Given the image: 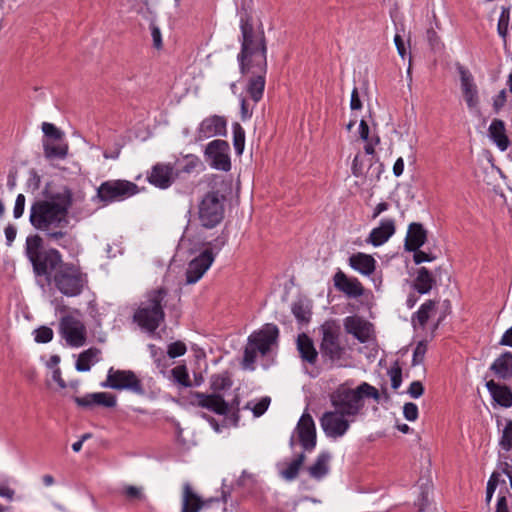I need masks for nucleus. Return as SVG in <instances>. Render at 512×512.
Wrapping results in <instances>:
<instances>
[{
	"label": "nucleus",
	"mask_w": 512,
	"mask_h": 512,
	"mask_svg": "<svg viewBox=\"0 0 512 512\" xmlns=\"http://www.w3.org/2000/svg\"><path fill=\"white\" fill-rule=\"evenodd\" d=\"M350 108L352 110H360L362 108V102L359 97L358 89L355 87L351 93Z\"/></svg>",
	"instance_id": "69168bd1"
},
{
	"label": "nucleus",
	"mask_w": 512,
	"mask_h": 512,
	"mask_svg": "<svg viewBox=\"0 0 512 512\" xmlns=\"http://www.w3.org/2000/svg\"><path fill=\"white\" fill-rule=\"evenodd\" d=\"M330 454L323 452L318 455L315 463L308 468L309 475L314 479L323 478L329 471Z\"/></svg>",
	"instance_id": "72a5a7b5"
},
{
	"label": "nucleus",
	"mask_w": 512,
	"mask_h": 512,
	"mask_svg": "<svg viewBox=\"0 0 512 512\" xmlns=\"http://www.w3.org/2000/svg\"><path fill=\"white\" fill-rule=\"evenodd\" d=\"M225 196L219 191H210L204 195L199 203L198 217L205 228H214L224 218Z\"/></svg>",
	"instance_id": "423d86ee"
},
{
	"label": "nucleus",
	"mask_w": 512,
	"mask_h": 512,
	"mask_svg": "<svg viewBox=\"0 0 512 512\" xmlns=\"http://www.w3.org/2000/svg\"><path fill=\"white\" fill-rule=\"evenodd\" d=\"M227 240V235L225 233H221V235L216 237L212 242H209L205 249H211L216 255L226 245Z\"/></svg>",
	"instance_id": "3c124183"
},
{
	"label": "nucleus",
	"mask_w": 512,
	"mask_h": 512,
	"mask_svg": "<svg viewBox=\"0 0 512 512\" xmlns=\"http://www.w3.org/2000/svg\"><path fill=\"white\" fill-rule=\"evenodd\" d=\"M334 286L348 297L357 298L363 295L364 288L357 278H349L343 271L338 270L334 277Z\"/></svg>",
	"instance_id": "6ab92c4d"
},
{
	"label": "nucleus",
	"mask_w": 512,
	"mask_h": 512,
	"mask_svg": "<svg viewBox=\"0 0 512 512\" xmlns=\"http://www.w3.org/2000/svg\"><path fill=\"white\" fill-rule=\"evenodd\" d=\"M102 386L115 390H128L136 395L145 394L141 380L131 370H114V368H110L106 381Z\"/></svg>",
	"instance_id": "6e6552de"
},
{
	"label": "nucleus",
	"mask_w": 512,
	"mask_h": 512,
	"mask_svg": "<svg viewBox=\"0 0 512 512\" xmlns=\"http://www.w3.org/2000/svg\"><path fill=\"white\" fill-rule=\"evenodd\" d=\"M232 386V380L227 372L216 374L211 377L210 388L213 393L220 394Z\"/></svg>",
	"instance_id": "c9c22d12"
},
{
	"label": "nucleus",
	"mask_w": 512,
	"mask_h": 512,
	"mask_svg": "<svg viewBox=\"0 0 512 512\" xmlns=\"http://www.w3.org/2000/svg\"><path fill=\"white\" fill-rule=\"evenodd\" d=\"M60 332L67 344L71 347H81L86 342V327L78 318L67 315L60 321Z\"/></svg>",
	"instance_id": "9b49d317"
},
{
	"label": "nucleus",
	"mask_w": 512,
	"mask_h": 512,
	"mask_svg": "<svg viewBox=\"0 0 512 512\" xmlns=\"http://www.w3.org/2000/svg\"><path fill=\"white\" fill-rule=\"evenodd\" d=\"M151 28V36L153 39V45L155 48L160 49L162 47V37H161V31L158 26H156L154 23L150 25Z\"/></svg>",
	"instance_id": "052dcab7"
},
{
	"label": "nucleus",
	"mask_w": 512,
	"mask_h": 512,
	"mask_svg": "<svg viewBox=\"0 0 512 512\" xmlns=\"http://www.w3.org/2000/svg\"><path fill=\"white\" fill-rule=\"evenodd\" d=\"M427 240V230L421 223L412 222L408 226L404 247L406 251L418 250Z\"/></svg>",
	"instance_id": "5701e85b"
},
{
	"label": "nucleus",
	"mask_w": 512,
	"mask_h": 512,
	"mask_svg": "<svg viewBox=\"0 0 512 512\" xmlns=\"http://www.w3.org/2000/svg\"><path fill=\"white\" fill-rule=\"evenodd\" d=\"M413 260L416 264L433 261L436 257L421 250H414Z\"/></svg>",
	"instance_id": "bf43d9fd"
},
{
	"label": "nucleus",
	"mask_w": 512,
	"mask_h": 512,
	"mask_svg": "<svg viewBox=\"0 0 512 512\" xmlns=\"http://www.w3.org/2000/svg\"><path fill=\"white\" fill-rule=\"evenodd\" d=\"M42 131L46 137L55 141H60L64 136L60 129H58L54 124L48 122L42 123Z\"/></svg>",
	"instance_id": "a18cd8bd"
},
{
	"label": "nucleus",
	"mask_w": 512,
	"mask_h": 512,
	"mask_svg": "<svg viewBox=\"0 0 512 512\" xmlns=\"http://www.w3.org/2000/svg\"><path fill=\"white\" fill-rule=\"evenodd\" d=\"M296 432L301 446L311 451L316 446V428L312 416L304 413L298 421Z\"/></svg>",
	"instance_id": "f3484780"
},
{
	"label": "nucleus",
	"mask_w": 512,
	"mask_h": 512,
	"mask_svg": "<svg viewBox=\"0 0 512 512\" xmlns=\"http://www.w3.org/2000/svg\"><path fill=\"white\" fill-rule=\"evenodd\" d=\"M101 350L96 347H91L79 354L75 367L79 372H87L91 366L99 361Z\"/></svg>",
	"instance_id": "7c9ffc66"
},
{
	"label": "nucleus",
	"mask_w": 512,
	"mask_h": 512,
	"mask_svg": "<svg viewBox=\"0 0 512 512\" xmlns=\"http://www.w3.org/2000/svg\"><path fill=\"white\" fill-rule=\"evenodd\" d=\"M259 350L255 348V344L248 340V343L244 350L243 356V367L246 369H253V364L255 363L257 353Z\"/></svg>",
	"instance_id": "a19ab883"
},
{
	"label": "nucleus",
	"mask_w": 512,
	"mask_h": 512,
	"mask_svg": "<svg viewBox=\"0 0 512 512\" xmlns=\"http://www.w3.org/2000/svg\"><path fill=\"white\" fill-rule=\"evenodd\" d=\"M172 377L175 382L181 384L184 387H190L191 381L185 365H178L171 370Z\"/></svg>",
	"instance_id": "58836bf2"
},
{
	"label": "nucleus",
	"mask_w": 512,
	"mask_h": 512,
	"mask_svg": "<svg viewBox=\"0 0 512 512\" xmlns=\"http://www.w3.org/2000/svg\"><path fill=\"white\" fill-rule=\"evenodd\" d=\"M345 348L340 343V327L333 322H326L322 325V340L320 352L322 356L331 361L340 360Z\"/></svg>",
	"instance_id": "1a4fd4ad"
},
{
	"label": "nucleus",
	"mask_w": 512,
	"mask_h": 512,
	"mask_svg": "<svg viewBox=\"0 0 512 512\" xmlns=\"http://www.w3.org/2000/svg\"><path fill=\"white\" fill-rule=\"evenodd\" d=\"M240 28L242 32L241 52L238 55L240 70L242 74L248 73L253 65H256L257 54L264 52L266 56L267 47L264 34L254 36L253 25L250 16L247 14L241 17Z\"/></svg>",
	"instance_id": "20e7f679"
},
{
	"label": "nucleus",
	"mask_w": 512,
	"mask_h": 512,
	"mask_svg": "<svg viewBox=\"0 0 512 512\" xmlns=\"http://www.w3.org/2000/svg\"><path fill=\"white\" fill-rule=\"evenodd\" d=\"M350 266L363 275H371L375 271L376 261L368 254L357 253L349 258Z\"/></svg>",
	"instance_id": "bb28decb"
},
{
	"label": "nucleus",
	"mask_w": 512,
	"mask_h": 512,
	"mask_svg": "<svg viewBox=\"0 0 512 512\" xmlns=\"http://www.w3.org/2000/svg\"><path fill=\"white\" fill-rule=\"evenodd\" d=\"M384 170V166L381 162H376L375 164H370V167L367 171L368 177H374L376 180L380 178L381 173Z\"/></svg>",
	"instance_id": "680f3d73"
},
{
	"label": "nucleus",
	"mask_w": 512,
	"mask_h": 512,
	"mask_svg": "<svg viewBox=\"0 0 512 512\" xmlns=\"http://www.w3.org/2000/svg\"><path fill=\"white\" fill-rule=\"evenodd\" d=\"M344 327L348 334H352L361 343L370 339L372 325L357 316H349L344 320Z\"/></svg>",
	"instance_id": "aec40b11"
},
{
	"label": "nucleus",
	"mask_w": 512,
	"mask_h": 512,
	"mask_svg": "<svg viewBox=\"0 0 512 512\" xmlns=\"http://www.w3.org/2000/svg\"><path fill=\"white\" fill-rule=\"evenodd\" d=\"M491 371L503 380L510 379L512 377V353L505 352L500 355L491 365Z\"/></svg>",
	"instance_id": "c756f323"
},
{
	"label": "nucleus",
	"mask_w": 512,
	"mask_h": 512,
	"mask_svg": "<svg viewBox=\"0 0 512 512\" xmlns=\"http://www.w3.org/2000/svg\"><path fill=\"white\" fill-rule=\"evenodd\" d=\"M123 493L129 500H135V499L143 500L144 499V494H143L141 487L128 485L124 488Z\"/></svg>",
	"instance_id": "603ef678"
},
{
	"label": "nucleus",
	"mask_w": 512,
	"mask_h": 512,
	"mask_svg": "<svg viewBox=\"0 0 512 512\" xmlns=\"http://www.w3.org/2000/svg\"><path fill=\"white\" fill-rule=\"evenodd\" d=\"M40 236L26 239L25 253L36 276H45L57 291L66 297L80 296L88 288V274L78 263L64 262L61 253L54 248L42 249Z\"/></svg>",
	"instance_id": "f257e3e1"
},
{
	"label": "nucleus",
	"mask_w": 512,
	"mask_h": 512,
	"mask_svg": "<svg viewBox=\"0 0 512 512\" xmlns=\"http://www.w3.org/2000/svg\"><path fill=\"white\" fill-rule=\"evenodd\" d=\"M297 349L300 353L302 360L315 364L317 361L318 353L314 347L312 339L305 333L299 334L297 337Z\"/></svg>",
	"instance_id": "c85d7f7f"
},
{
	"label": "nucleus",
	"mask_w": 512,
	"mask_h": 512,
	"mask_svg": "<svg viewBox=\"0 0 512 512\" xmlns=\"http://www.w3.org/2000/svg\"><path fill=\"white\" fill-rule=\"evenodd\" d=\"M486 387L497 404L505 408L512 406V391L508 386L490 380L486 383Z\"/></svg>",
	"instance_id": "393cba45"
},
{
	"label": "nucleus",
	"mask_w": 512,
	"mask_h": 512,
	"mask_svg": "<svg viewBox=\"0 0 512 512\" xmlns=\"http://www.w3.org/2000/svg\"><path fill=\"white\" fill-rule=\"evenodd\" d=\"M93 398L95 405H101L108 408L114 407L116 405V397L110 393H93Z\"/></svg>",
	"instance_id": "37998d69"
},
{
	"label": "nucleus",
	"mask_w": 512,
	"mask_h": 512,
	"mask_svg": "<svg viewBox=\"0 0 512 512\" xmlns=\"http://www.w3.org/2000/svg\"><path fill=\"white\" fill-rule=\"evenodd\" d=\"M380 397L377 388L367 382H362L354 389L340 386L331 395V403L342 414L355 417L364 407V398H371L379 403Z\"/></svg>",
	"instance_id": "7ed1b4c3"
},
{
	"label": "nucleus",
	"mask_w": 512,
	"mask_h": 512,
	"mask_svg": "<svg viewBox=\"0 0 512 512\" xmlns=\"http://www.w3.org/2000/svg\"><path fill=\"white\" fill-rule=\"evenodd\" d=\"M424 393V387H423V384L420 382V381H413L409 388H408V394L412 397V398H419L423 395Z\"/></svg>",
	"instance_id": "4d7b16f0"
},
{
	"label": "nucleus",
	"mask_w": 512,
	"mask_h": 512,
	"mask_svg": "<svg viewBox=\"0 0 512 512\" xmlns=\"http://www.w3.org/2000/svg\"><path fill=\"white\" fill-rule=\"evenodd\" d=\"M254 76L248 82L247 93L250 98L257 103L263 96L265 88V74L267 72V59L264 52L257 54L256 65H253L248 73Z\"/></svg>",
	"instance_id": "f8f14e48"
},
{
	"label": "nucleus",
	"mask_w": 512,
	"mask_h": 512,
	"mask_svg": "<svg viewBox=\"0 0 512 512\" xmlns=\"http://www.w3.org/2000/svg\"><path fill=\"white\" fill-rule=\"evenodd\" d=\"M506 102V91L501 90L499 94L494 98L493 107L496 112H498Z\"/></svg>",
	"instance_id": "774afa93"
},
{
	"label": "nucleus",
	"mask_w": 512,
	"mask_h": 512,
	"mask_svg": "<svg viewBox=\"0 0 512 512\" xmlns=\"http://www.w3.org/2000/svg\"><path fill=\"white\" fill-rule=\"evenodd\" d=\"M186 351V345L181 341H176L168 346L167 354L170 358H177L184 355Z\"/></svg>",
	"instance_id": "09e8293b"
},
{
	"label": "nucleus",
	"mask_w": 512,
	"mask_h": 512,
	"mask_svg": "<svg viewBox=\"0 0 512 512\" xmlns=\"http://www.w3.org/2000/svg\"><path fill=\"white\" fill-rule=\"evenodd\" d=\"M489 136L501 151H505L509 146V139L506 135L504 121L494 119L489 126Z\"/></svg>",
	"instance_id": "cd10ccee"
},
{
	"label": "nucleus",
	"mask_w": 512,
	"mask_h": 512,
	"mask_svg": "<svg viewBox=\"0 0 512 512\" xmlns=\"http://www.w3.org/2000/svg\"><path fill=\"white\" fill-rule=\"evenodd\" d=\"M185 164L182 168V171L185 173H192L198 167L202 166L201 160L195 155H187L184 158Z\"/></svg>",
	"instance_id": "8fccbe9b"
},
{
	"label": "nucleus",
	"mask_w": 512,
	"mask_h": 512,
	"mask_svg": "<svg viewBox=\"0 0 512 512\" xmlns=\"http://www.w3.org/2000/svg\"><path fill=\"white\" fill-rule=\"evenodd\" d=\"M73 204V193L67 186L57 192L48 193L45 199L36 200L30 207L31 225L43 232L49 240L60 241L62 247L71 243L67 234L69 210Z\"/></svg>",
	"instance_id": "f03ea898"
},
{
	"label": "nucleus",
	"mask_w": 512,
	"mask_h": 512,
	"mask_svg": "<svg viewBox=\"0 0 512 512\" xmlns=\"http://www.w3.org/2000/svg\"><path fill=\"white\" fill-rule=\"evenodd\" d=\"M138 193V186L128 180H108L97 189V197L104 203L122 201Z\"/></svg>",
	"instance_id": "0eeeda50"
},
{
	"label": "nucleus",
	"mask_w": 512,
	"mask_h": 512,
	"mask_svg": "<svg viewBox=\"0 0 512 512\" xmlns=\"http://www.w3.org/2000/svg\"><path fill=\"white\" fill-rule=\"evenodd\" d=\"M395 231L396 226L393 219H382L379 226L370 232L367 242L375 247L380 246L387 242Z\"/></svg>",
	"instance_id": "4be33fe9"
},
{
	"label": "nucleus",
	"mask_w": 512,
	"mask_h": 512,
	"mask_svg": "<svg viewBox=\"0 0 512 512\" xmlns=\"http://www.w3.org/2000/svg\"><path fill=\"white\" fill-rule=\"evenodd\" d=\"M175 177L176 174L172 165L157 163L152 167L148 175V181L160 189H166L172 185Z\"/></svg>",
	"instance_id": "a211bd4d"
},
{
	"label": "nucleus",
	"mask_w": 512,
	"mask_h": 512,
	"mask_svg": "<svg viewBox=\"0 0 512 512\" xmlns=\"http://www.w3.org/2000/svg\"><path fill=\"white\" fill-rule=\"evenodd\" d=\"M436 310V302L434 300H427L423 303L418 311L412 317L414 327L417 325L424 328L430 315Z\"/></svg>",
	"instance_id": "473e14b6"
},
{
	"label": "nucleus",
	"mask_w": 512,
	"mask_h": 512,
	"mask_svg": "<svg viewBox=\"0 0 512 512\" xmlns=\"http://www.w3.org/2000/svg\"><path fill=\"white\" fill-rule=\"evenodd\" d=\"M292 313L300 322H308L310 319V311L302 302H296L293 304Z\"/></svg>",
	"instance_id": "c03bdc74"
},
{
	"label": "nucleus",
	"mask_w": 512,
	"mask_h": 512,
	"mask_svg": "<svg viewBox=\"0 0 512 512\" xmlns=\"http://www.w3.org/2000/svg\"><path fill=\"white\" fill-rule=\"evenodd\" d=\"M212 499L203 501L194 493L189 483L183 486V503L181 512H199L203 506L212 502Z\"/></svg>",
	"instance_id": "a878e982"
},
{
	"label": "nucleus",
	"mask_w": 512,
	"mask_h": 512,
	"mask_svg": "<svg viewBox=\"0 0 512 512\" xmlns=\"http://www.w3.org/2000/svg\"><path fill=\"white\" fill-rule=\"evenodd\" d=\"M233 129V144L237 154H241L245 145V131L242 126L235 122L232 126Z\"/></svg>",
	"instance_id": "4c0bfd02"
},
{
	"label": "nucleus",
	"mask_w": 512,
	"mask_h": 512,
	"mask_svg": "<svg viewBox=\"0 0 512 512\" xmlns=\"http://www.w3.org/2000/svg\"><path fill=\"white\" fill-rule=\"evenodd\" d=\"M25 208V196L23 194H19L15 201V206L13 210V215L15 218H20L24 213Z\"/></svg>",
	"instance_id": "13d9d810"
},
{
	"label": "nucleus",
	"mask_w": 512,
	"mask_h": 512,
	"mask_svg": "<svg viewBox=\"0 0 512 512\" xmlns=\"http://www.w3.org/2000/svg\"><path fill=\"white\" fill-rule=\"evenodd\" d=\"M44 153L47 158L63 159L67 156L68 145L66 143L44 142Z\"/></svg>",
	"instance_id": "f704fd0d"
},
{
	"label": "nucleus",
	"mask_w": 512,
	"mask_h": 512,
	"mask_svg": "<svg viewBox=\"0 0 512 512\" xmlns=\"http://www.w3.org/2000/svg\"><path fill=\"white\" fill-rule=\"evenodd\" d=\"M269 404H270V398L269 397H264L262 398L257 404H255V406L253 407L252 411H253V414L256 416V417H259L261 415H263L265 413V411L268 409L269 407Z\"/></svg>",
	"instance_id": "6e6d98bb"
},
{
	"label": "nucleus",
	"mask_w": 512,
	"mask_h": 512,
	"mask_svg": "<svg viewBox=\"0 0 512 512\" xmlns=\"http://www.w3.org/2000/svg\"><path fill=\"white\" fill-rule=\"evenodd\" d=\"M427 352V342L426 341H420L417 343L412 357V365L416 366L421 363H423L425 354Z\"/></svg>",
	"instance_id": "49530a36"
},
{
	"label": "nucleus",
	"mask_w": 512,
	"mask_h": 512,
	"mask_svg": "<svg viewBox=\"0 0 512 512\" xmlns=\"http://www.w3.org/2000/svg\"><path fill=\"white\" fill-rule=\"evenodd\" d=\"M500 447L506 452L512 449V420H508L499 440Z\"/></svg>",
	"instance_id": "79ce46f5"
},
{
	"label": "nucleus",
	"mask_w": 512,
	"mask_h": 512,
	"mask_svg": "<svg viewBox=\"0 0 512 512\" xmlns=\"http://www.w3.org/2000/svg\"><path fill=\"white\" fill-rule=\"evenodd\" d=\"M192 404L205 408L218 415H226L233 408L239 405V398L235 396L231 404L226 402L221 394H205L201 392L192 393Z\"/></svg>",
	"instance_id": "9d476101"
},
{
	"label": "nucleus",
	"mask_w": 512,
	"mask_h": 512,
	"mask_svg": "<svg viewBox=\"0 0 512 512\" xmlns=\"http://www.w3.org/2000/svg\"><path fill=\"white\" fill-rule=\"evenodd\" d=\"M351 170L355 177H360L363 175V164L359 155H356L353 159Z\"/></svg>",
	"instance_id": "338daca9"
},
{
	"label": "nucleus",
	"mask_w": 512,
	"mask_h": 512,
	"mask_svg": "<svg viewBox=\"0 0 512 512\" xmlns=\"http://www.w3.org/2000/svg\"><path fill=\"white\" fill-rule=\"evenodd\" d=\"M229 150L230 147L227 141L217 139L207 145L205 156L210 160V165L213 168L227 172L231 169Z\"/></svg>",
	"instance_id": "4468645a"
},
{
	"label": "nucleus",
	"mask_w": 512,
	"mask_h": 512,
	"mask_svg": "<svg viewBox=\"0 0 512 512\" xmlns=\"http://www.w3.org/2000/svg\"><path fill=\"white\" fill-rule=\"evenodd\" d=\"M53 338V330L49 327L42 326L35 330V341L38 343H48Z\"/></svg>",
	"instance_id": "de8ad7c7"
},
{
	"label": "nucleus",
	"mask_w": 512,
	"mask_h": 512,
	"mask_svg": "<svg viewBox=\"0 0 512 512\" xmlns=\"http://www.w3.org/2000/svg\"><path fill=\"white\" fill-rule=\"evenodd\" d=\"M348 418L347 415L334 408V411H328L323 414L320 424L328 437L338 438L343 436L349 429L352 420Z\"/></svg>",
	"instance_id": "ddd939ff"
},
{
	"label": "nucleus",
	"mask_w": 512,
	"mask_h": 512,
	"mask_svg": "<svg viewBox=\"0 0 512 512\" xmlns=\"http://www.w3.org/2000/svg\"><path fill=\"white\" fill-rule=\"evenodd\" d=\"M279 330L274 324H266L261 330L252 333L248 340L255 344L259 353L265 355L269 352L271 346L277 341Z\"/></svg>",
	"instance_id": "dca6fc26"
},
{
	"label": "nucleus",
	"mask_w": 512,
	"mask_h": 512,
	"mask_svg": "<svg viewBox=\"0 0 512 512\" xmlns=\"http://www.w3.org/2000/svg\"><path fill=\"white\" fill-rule=\"evenodd\" d=\"M74 401L76 402V404L78 406L85 407V408H88V407H91V406L95 405L94 398H93V393L87 394V395H85L83 397H75Z\"/></svg>",
	"instance_id": "e2e57ef3"
},
{
	"label": "nucleus",
	"mask_w": 512,
	"mask_h": 512,
	"mask_svg": "<svg viewBox=\"0 0 512 512\" xmlns=\"http://www.w3.org/2000/svg\"><path fill=\"white\" fill-rule=\"evenodd\" d=\"M427 40L432 48H438L441 46L440 37L434 29L427 30Z\"/></svg>",
	"instance_id": "0e129e2a"
},
{
	"label": "nucleus",
	"mask_w": 512,
	"mask_h": 512,
	"mask_svg": "<svg viewBox=\"0 0 512 512\" xmlns=\"http://www.w3.org/2000/svg\"><path fill=\"white\" fill-rule=\"evenodd\" d=\"M434 284L435 280L430 271L426 267L419 268L414 282L415 290L420 294H426Z\"/></svg>",
	"instance_id": "2f4dec72"
},
{
	"label": "nucleus",
	"mask_w": 512,
	"mask_h": 512,
	"mask_svg": "<svg viewBox=\"0 0 512 512\" xmlns=\"http://www.w3.org/2000/svg\"><path fill=\"white\" fill-rule=\"evenodd\" d=\"M226 134V120L222 116L213 115L205 118L199 127V135L203 138H210L215 135Z\"/></svg>",
	"instance_id": "b1692460"
},
{
	"label": "nucleus",
	"mask_w": 512,
	"mask_h": 512,
	"mask_svg": "<svg viewBox=\"0 0 512 512\" xmlns=\"http://www.w3.org/2000/svg\"><path fill=\"white\" fill-rule=\"evenodd\" d=\"M306 456L304 453L299 454L295 459H293L286 469L281 471V475L286 480H293L298 476L299 470L303 465Z\"/></svg>",
	"instance_id": "e433bc0d"
},
{
	"label": "nucleus",
	"mask_w": 512,
	"mask_h": 512,
	"mask_svg": "<svg viewBox=\"0 0 512 512\" xmlns=\"http://www.w3.org/2000/svg\"><path fill=\"white\" fill-rule=\"evenodd\" d=\"M388 373H389L390 379H391V387L394 390H397L401 386V383H402V370H401V368L399 366L392 367L388 371Z\"/></svg>",
	"instance_id": "864d4df0"
},
{
	"label": "nucleus",
	"mask_w": 512,
	"mask_h": 512,
	"mask_svg": "<svg viewBox=\"0 0 512 512\" xmlns=\"http://www.w3.org/2000/svg\"><path fill=\"white\" fill-rule=\"evenodd\" d=\"M403 415L408 421H415L418 418V407L415 403L408 402L403 406Z\"/></svg>",
	"instance_id": "5fc2aeb1"
},
{
	"label": "nucleus",
	"mask_w": 512,
	"mask_h": 512,
	"mask_svg": "<svg viewBox=\"0 0 512 512\" xmlns=\"http://www.w3.org/2000/svg\"><path fill=\"white\" fill-rule=\"evenodd\" d=\"M510 21V9L502 7L501 14L498 20L497 30L498 34L506 41L508 35V26Z\"/></svg>",
	"instance_id": "ea45409f"
},
{
	"label": "nucleus",
	"mask_w": 512,
	"mask_h": 512,
	"mask_svg": "<svg viewBox=\"0 0 512 512\" xmlns=\"http://www.w3.org/2000/svg\"><path fill=\"white\" fill-rule=\"evenodd\" d=\"M166 296L167 290L163 287L148 292L146 300L140 304L134 314V321L141 328L154 332L164 321L165 313L162 303Z\"/></svg>",
	"instance_id": "39448f33"
},
{
	"label": "nucleus",
	"mask_w": 512,
	"mask_h": 512,
	"mask_svg": "<svg viewBox=\"0 0 512 512\" xmlns=\"http://www.w3.org/2000/svg\"><path fill=\"white\" fill-rule=\"evenodd\" d=\"M215 259V254L211 249H204L197 257L192 259L186 270V282L194 284L202 278L205 272L210 268Z\"/></svg>",
	"instance_id": "2eb2a0df"
},
{
	"label": "nucleus",
	"mask_w": 512,
	"mask_h": 512,
	"mask_svg": "<svg viewBox=\"0 0 512 512\" xmlns=\"http://www.w3.org/2000/svg\"><path fill=\"white\" fill-rule=\"evenodd\" d=\"M458 71L460 75L462 93L467 106L471 109L475 108L479 103V97L473 76L462 66L458 68Z\"/></svg>",
	"instance_id": "412c9836"
}]
</instances>
